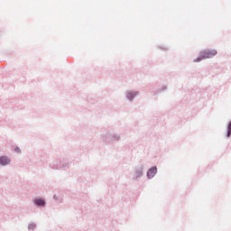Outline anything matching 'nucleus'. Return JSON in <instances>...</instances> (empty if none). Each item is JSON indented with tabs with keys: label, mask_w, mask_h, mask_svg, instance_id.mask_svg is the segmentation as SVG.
<instances>
[{
	"label": "nucleus",
	"mask_w": 231,
	"mask_h": 231,
	"mask_svg": "<svg viewBox=\"0 0 231 231\" xmlns=\"http://www.w3.org/2000/svg\"><path fill=\"white\" fill-rule=\"evenodd\" d=\"M0 163L1 165H8L10 163V159L6 156H2L0 158Z\"/></svg>",
	"instance_id": "1"
},
{
	"label": "nucleus",
	"mask_w": 231,
	"mask_h": 231,
	"mask_svg": "<svg viewBox=\"0 0 231 231\" xmlns=\"http://www.w3.org/2000/svg\"><path fill=\"white\" fill-rule=\"evenodd\" d=\"M34 203L40 207H44V200L42 199H36Z\"/></svg>",
	"instance_id": "2"
},
{
	"label": "nucleus",
	"mask_w": 231,
	"mask_h": 231,
	"mask_svg": "<svg viewBox=\"0 0 231 231\" xmlns=\"http://www.w3.org/2000/svg\"><path fill=\"white\" fill-rule=\"evenodd\" d=\"M29 228H30V230H34L35 229V224H30Z\"/></svg>",
	"instance_id": "3"
},
{
	"label": "nucleus",
	"mask_w": 231,
	"mask_h": 231,
	"mask_svg": "<svg viewBox=\"0 0 231 231\" xmlns=\"http://www.w3.org/2000/svg\"><path fill=\"white\" fill-rule=\"evenodd\" d=\"M14 151H15V152H21V149H19V148H14Z\"/></svg>",
	"instance_id": "4"
}]
</instances>
